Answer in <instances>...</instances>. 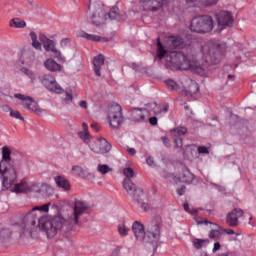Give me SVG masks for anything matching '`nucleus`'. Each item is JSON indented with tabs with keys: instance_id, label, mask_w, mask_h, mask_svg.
<instances>
[{
	"instance_id": "69168bd1",
	"label": "nucleus",
	"mask_w": 256,
	"mask_h": 256,
	"mask_svg": "<svg viewBox=\"0 0 256 256\" xmlns=\"http://www.w3.org/2000/svg\"><path fill=\"white\" fill-rule=\"evenodd\" d=\"M111 256H121V250L115 249V250L112 252Z\"/></svg>"
},
{
	"instance_id": "bb28decb",
	"label": "nucleus",
	"mask_w": 256,
	"mask_h": 256,
	"mask_svg": "<svg viewBox=\"0 0 256 256\" xmlns=\"http://www.w3.org/2000/svg\"><path fill=\"white\" fill-rule=\"evenodd\" d=\"M10 27H14L15 29H25V27H27V23L20 18H13L10 21Z\"/></svg>"
},
{
	"instance_id": "9d476101",
	"label": "nucleus",
	"mask_w": 256,
	"mask_h": 256,
	"mask_svg": "<svg viewBox=\"0 0 256 256\" xmlns=\"http://www.w3.org/2000/svg\"><path fill=\"white\" fill-rule=\"evenodd\" d=\"M39 81L43 85V87H45V89H47L51 93L61 94L64 91L61 85L57 83L55 76L51 74H43L39 76Z\"/></svg>"
},
{
	"instance_id": "f8f14e48",
	"label": "nucleus",
	"mask_w": 256,
	"mask_h": 256,
	"mask_svg": "<svg viewBox=\"0 0 256 256\" xmlns=\"http://www.w3.org/2000/svg\"><path fill=\"white\" fill-rule=\"evenodd\" d=\"M14 97L15 99H19L20 101H22V105L25 109L32 111L36 115H43V113H45V110L39 107V104L35 102V99H33V97L23 94H14Z\"/></svg>"
},
{
	"instance_id": "f704fd0d",
	"label": "nucleus",
	"mask_w": 256,
	"mask_h": 256,
	"mask_svg": "<svg viewBox=\"0 0 256 256\" xmlns=\"http://www.w3.org/2000/svg\"><path fill=\"white\" fill-rule=\"evenodd\" d=\"M84 38L87 39L88 41H96L98 43L101 41H105V38L95 34H85Z\"/></svg>"
},
{
	"instance_id": "e433bc0d",
	"label": "nucleus",
	"mask_w": 256,
	"mask_h": 256,
	"mask_svg": "<svg viewBox=\"0 0 256 256\" xmlns=\"http://www.w3.org/2000/svg\"><path fill=\"white\" fill-rule=\"evenodd\" d=\"M118 231L121 237H127V235H129V228L125 226V223L118 225Z\"/></svg>"
},
{
	"instance_id": "cd10ccee",
	"label": "nucleus",
	"mask_w": 256,
	"mask_h": 256,
	"mask_svg": "<svg viewBox=\"0 0 256 256\" xmlns=\"http://www.w3.org/2000/svg\"><path fill=\"white\" fill-rule=\"evenodd\" d=\"M185 1L186 3H194V1H197V3L204 5V7H213V5H217L219 0H185Z\"/></svg>"
},
{
	"instance_id": "ea45409f",
	"label": "nucleus",
	"mask_w": 256,
	"mask_h": 256,
	"mask_svg": "<svg viewBox=\"0 0 256 256\" xmlns=\"http://www.w3.org/2000/svg\"><path fill=\"white\" fill-rule=\"evenodd\" d=\"M9 237H11V230H9L8 228H3L2 230H0L1 239H9Z\"/></svg>"
},
{
	"instance_id": "49530a36",
	"label": "nucleus",
	"mask_w": 256,
	"mask_h": 256,
	"mask_svg": "<svg viewBox=\"0 0 256 256\" xmlns=\"http://www.w3.org/2000/svg\"><path fill=\"white\" fill-rule=\"evenodd\" d=\"M72 171L75 172L76 175L81 177V175L83 173V168H81L80 166H73Z\"/></svg>"
},
{
	"instance_id": "37998d69",
	"label": "nucleus",
	"mask_w": 256,
	"mask_h": 256,
	"mask_svg": "<svg viewBox=\"0 0 256 256\" xmlns=\"http://www.w3.org/2000/svg\"><path fill=\"white\" fill-rule=\"evenodd\" d=\"M82 179H95V175L87 170H82Z\"/></svg>"
},
{
	"instance_id": "0eeeda50",
	"label": "nucleus",
	"mask_w": 256,
	"mask_h": 256,
	"mask_svg": "<svg viewBox=\"0 0 256 256\" xmlns=\"http://www.w3.org/2000/svg\"><path fill=\"white\" fill-rule=\"evenodd\" d=\"M107 120L112 129H119L123 125L125 118L120 105L115 104L109 107Z\"/></svg>"
},
{
	"instance_id": "8fccbe9b",
	"label": "nucleus",
	"mask_w": 256,
	"mask_h": 256,
	"mask_svg": "<svg viewBox=\"0 0 256 256\" xmlns=\"http://www.w3.org/2000/svg\"><path fill=\"white\" fill-rule=\"evenodd\" d=\"M32 46L34 47V49H37V51H41L42 49L41 43L37 40L32 42Z\"/></svg>"
},
{
	"instance_id": "6e6552de",
	"label": "nucleus",
	"mask_w": 256,
	"mask_h": 256,
	"mask_svg": "<svg viewBox=\"0 0 256 256\" xmlns=\"http://www.w3.org/2000/svg\"><path fill=\"white\" fill-rule=\"evenodd\" d=\"M123 189L128 193V195L136 201V203H142L147 198V195L143 191V189L137 187L131 180L124 179L123 181Z\"/></svg>"
},
{
	"instance_id": "603ef678",
	"label": "nucleus",
	"mask_w": 256,
	"mask_h": 256,
	"mask_svg": "<svg viewBox=\"0 0 256 256\" xmlns=\"http://www.w3.org/2000/svg\"><path fill=\"white\" fill-rule=\"evenodd\" d=\"M185 191H186L185 186H182L177 190V194L179 195V197H183V195H185Z\"/></svg>"
},
{
	"instance_id": "dca6fc26",
	"label": "nucleus",
	"mask_w": 256,
	"mask_h": 256,
	"mask_svg": "<svg viewBox=\"0 0 256 256\" xmlns=\"http://www.w3.org/2000/svg\"><path fill=\"white\" fill-rule=\"evenodd\" d=\"M243 213V210L239 208H235L229 212L226 216L227 225H229V227H237V225H239V219H241Z\"/></svg>"
},
{
	"instance_id": "79ce46f5",
	"label": "nucleus",
	"mask_w": 256,
	"mask_h": 256,
	"mask_svg": "<svg viewBox=\"0 0 256 256\" xmlns=\"http://www.w3.org/2000/svg\"><path fill=\"white\" fill-rule=\"evenodd\" d=\"M10 111V115L14 118V119H20L21 121L24 120L23 116H21V113L17 110H13L11 108H9Z\"/></svg>"
},
{
	"instance_id": "2f4dec72",
	"label": "nucleus",
	"mask_w": 256,
	"mask_h": 256,
	"mask_svg": "<svg viewBox=\"0 0 256 256\" xmlns=\"http://www.w3.org/2000/svg\"><path fill=\"white\" fill-rule=\"evenodd\" d=\"M207 244H209L208 239H197V238H195L193 240V245H194L195 249H202Z\"/></svg>"
},
{
	"instance_id": "4c0bfd02",
	"label": "nucleus",
	"mask_w": 256,
	"mask_h": 256,
	"mask_svg": "<svg viewBox=\"0 0 256 256\" xmlns=\"http://www.w3.org/2000/svg\"><path fill=\"white\" fill-rule=\"evenodd\" d=\"M170 133H177V137H180L181 135H187V128L185 127H176L172 130H170Z\"/></svg>"
},
{
	"instance_id": "680f3d73",
	"label": "nucleus",
	"mask_w": 256,
	"mask_h": 256,
	"mask_svg": "<svg viewBox=\"0 0 256 256\" xmlns=\"http://www.w3.org/2000/svg\"><path fill=\"white\" fill-rule=\"evenodd\" d=\"M127 151H128V153H129V155H135L136 153H137V151L135 150V148H127Z\"/></svg>"
},
{
	"instance_id": "bf43d9fd",
	"label": "nucleus",
	"mask_w": 256,
	"mask_h": 256,
	"mask_svg": "<svg viewBox=\"0 0 256 256\" xmlns=\"http://www.w3.org/2000/svg\"><path fill=\"white\" fill-rule=\"evenodd\" d=\"M223 231L227 235H235V230H233V229H224Z\"/></svg>"
},
{
	"instance_id": "a18cd8bd",
	"label": "nucleus",
	"mask_w": 256,
	"mask_h": 256,
	"mask_svg": "<svg viewBox=\"0 0 256 256\" xmlns=\"http://www.w3.org/2000/svg\"><path fill=\"white\" fill-rule=\"evenodd\" d=\"M52 53V57H54V59H61V52H59V50H57L56 47H54L53 50H50Z\"/></svg>"
},
{
	"instance_id": "7ed1b4c3",
	"label": "nucleus",
	"mask_w": 256,
	"mask_h": 256,
	"mask_svg": "<svg viewBox=\"0 0 256 256\" xmlns=\"http://www.w3.org/2000/svg\"><path fill=\"white\" fill-rule=\"evenodd\" d=\"M132 231L137 239L142 243H157L161 239V224L158 222H150L147 225V230L145 232V226L139 222L135 221L132 225Z\"/></svg>"
},
{
	"instance_id": "ddd939ff",
	"label": "nucleus",
	"mask_w": 256,
	"mask_h": 256,
	"mask_svg": "<svg viewBox=\"0 0 256 256\" xmlns=\"http://www.w3.org/2000/svg\"><path fill=\"white\" fill-rule=\"evenodd\" d=\"M90 149L93 153H109V151H111V143L105 138H98L94 144L90 146Z\"/></svg>"
},
{
	"instance_id": "052dcab7",
	"label": "nucleus",
	"mask_w": 256,
	"mask_h": 256,
	"mask_svg": "<svg viewBox=\"0 0 256 256\" xmlns=\"http://www.w3.org/2000/svg\"><path fill=\"white\" fill-rule=\"evenodd\" d=\"M79 105L82 109H87V101L82 100L79 102Z\"/></svg>"
},
{
	"instance_id": "39448f33",
	"label": "nucleus",
	"mask_w": 256,
	"mask_h": 256,
	"mask_svg": "<svg viewBox=\"0 0 256 256\" xmlns=\"http://www.w3.org/2000/svg\"><path fill=\"white\" fill-rule=\"evenodd\" d=\"M10 173L11 179H17V169L13 165L11 159V149L7 146L2 147V159L0 161V175H7Z\"/></svg>"
},
{
	"instance_id": "c756f323",
	"label": "nucleus",
	"mask_w": 256,
	"mask_h": 256,
	"mask_svg": "<svg viewBox=\"0 0 256 256\" xmlns=\"http://www.w3.org/2000/svg\"><path fill=\"white\" fill-rule=\"evenodd\" d=\"M22 73L28 76V78L30 79V83L34 84L35 81H37V74H35L33 70L29 68H22Z\"/></svg>"
},
{
	"instance_id": "4d7b16f0",
	"label": "nucleus",
	"mask_w": 256,
	"mask_h": 256,
	"mask_svg": "<svg viewBox=\"0 0 256 256\" xmlns=\"http://www.w3.org/2000/svg\"><path fill=\"white\" fill-rule=\"evenodd\" d=\"M30 38H31L32 43L37 41V33L30 32Z\"/></svg>"
},
{
	"instance_id": "c03bdc74",
	"label": "nucleus",
	"mask_w": 256,
	"mask_h": 256,
	"mask_svg": "<svg viewBox=\"0 0 256 256\" xmlns=\"http://www.w3.org/2000/svg\"><path fill=\"white\" fill-rule=\"evenodd\" d=\"M174 143L176 149H181V147H183V138H180L179 136H174Z\"/></svg>"
},
{
	"instance_id": "f03ea898",
	"label": "nucleus",
	"mask_w": 256,
	"mask_h": 256,
	"mask_svg": "<svg viewBox=\"0 0 256 256\" xmlns=\"http://www.w3.org/2000/svg\"><path fill=\"white\" fill-rule=\"evenodd\" d=\"M166 66L176 71H192L197 75H205V68L195 60L189 59L183 52H171L166 59Z\"/></svg>"
},
{
	"instance_id": "6e6d98bb",
	"label": "nucleus",
	"mask_w": 256,
	"mask_h": 256,
	"mask_svg": "<svg viewBox=\"0 0 256 256\" xmlns=\"http://www.w3.org/2000/svg\"><path fill=\"white\" fill-rule=\"evenodd\" d=\"M221 249V244L219 242L214 243L213 253H217Z\"/></svg>"
},
{
	"instance_id": "a19ab883",
	"label": "nucleus",
	"mask_w": 256,
	"mask_h": 256,
	"mask_svg": "<svg viewBox=\"0 0 256 256\" xmlns=\"http://www.w3.org/2000/svg\"><path fill=\"white\" fill-rule=\"evenodd\" d=\"M219 237H221V230H211L209 233V238L210 239H219Z\"/></svg>"
},
{
	"instance_id": "4be33fe9",
	"label": "nucleus",
	"mask_w": 256,
	"mask_h": 256,
	"mask_svg": "<svg viewBox=\"0 0 256 256\" xmlns=\"http://www.w3.org/2000/svg\"><path fill=\"white\" fill-rule=\"evenodd\" d=\"M82 132H79L78 135L80 137V139H82L84 141V143H86V145H89V143H91V134H89V127L87 126V123H83L82 124Z\"/></svg>"
},
{
	"instance_id": "6ab92c4d",
	"label": "nucleus",
	"mask_w": 256,
	"mask_h": 256,
	"mask_svg": "<svg viewBox=\"0 0 256 256\" xmlns=\"http://www.w3.org/2000/svg\"><path fill=\"white\" fill-rule=\"evenodd\" d=\"M44 67L47 69V71H50L51 73H57V71H61L62 66L61 64L57 63L53 60V58H48L44 62Z\"/></svg>"
},
{
	"instance_id": "7c9ffc66",
	"label": "nucleus",
	"mask_w": 256,
	"mask_h": 256,
	"mask_svg": "<svg viewBox=\"0 0 256 256\" xmlns=\"http://www.w3.org/2000/svg\"><path fill=\"white\" fill-rule=\"evenodd\" d=\"M157 57L160 59H163V57H165V55H167V50H165V48L163 47V44H161V41L159 40V38H157Z\"/></svg>"
},
{
	"instance_id": "423d86ee",
	"label": "nucleus",
	"mask_w": 256,
	"mask_h": 256,
	"mask_svg": "<svg viewBox=\"0 0 256 256\" xmlns=\"http://www.w3.org/2000/svg\"><path fill=\"white\" fill-rule=\"evenodd\" d=\"M213 18L210 16H199L191 21L190 29L193 33H211L213 31Z\"/></svg>"
},
{
	"instance_id": "f3484780",
	"label": "nucleus",
	"mask_w": 256,
	"mask_h": 256,
	"mask_svg": "<svg viewBox=\"0 0 256 256\" xmlns=\"http://www.w3.org/2000/svg\"><path fill=\"white\" fill-rule=\"evenodd\" d=\"M142 7L144 11H159L161 9V3L157 0H142Z\"/></svg>"
},
{
	"instance_id": "0e129e2a",
	"label": "nucleus",
	"mask_w": 256,
	"mask_h": 256,
	"mask_svg": "<svg viewBox=\"0 0 256 256\" xmlns=\"http://www.w3.org/2000/svg\"><path fill=\"white\" fill-rule=\"evenodd\" d=\"M91 128L94 129L96 133H99V126L97 125V123H92Z\"/></svg>"
},
{
	"instance_id": "58836bf2",
	"label": "nucleus",
	"mask_w": 256,
	"mask_h": 256,
	"mask_svg": "<svg viewBox=\"0 0 256 256\" xmlns=\"http://www.w3.org/2000/svg\"><path fill=\"white\" fill-rule=\"evenodd\" d=\"M50 205H51V203H47L42 206H37L32 211H34V213H36V211H41L42 213H48Z\"/></svg>"
},
{
	"instance_id": "5fc2aeb1",
	"label": "nucleus",
	"mask_w": 256,
	"mask_h": 256,
	"mask_svg": "<svg viewBox=\"0 0 256 256\" xmlns=\"http://www.w3.org/2000/svg\"><path fill=\"white\" fill-rule=\"evenodd\" d=\"M64 100L65 101H73V94L66 92Z\"/></svg>"
},
{
	"instance_id": "774afa93",
	"label": "nucleus",
	"mask_w": 256,
	"mask_h": 256,
	"mask_svg": "<svg viewBox=\"0 0 256 256\" xmlns=\"http://www.w3.org/2000/svg\"><path fill=\"white\" fill-rule=\"evenodd\" d=\"M184 210L187 211V213H189V204L188 203L184 204Z\"/></svg>"
},
{
	"instance_id": "9b49d317",
	"label": "nucleus",
	"mask_w": 256,
	"mask_h": 256,
	"mask_svg": "<svg viewBox=\"0 0 256 256\" xmlns=\"http://www.w3.org/2000/svg\"><path fill=\"white\" fill-rule=\"evenodd\" d=\"M88 11H90V21L92 25H95L96 27H101V25H105V22L107 21V12L103 10L100 6L95 5L93 7V10H91V4H88Z\"/></svg>"
},
{
	"instance_id": "5701e85b",
	"label": "nucleus",
	"mask_w": 256,
	"mask_h": 256,
	"mask_svg": "<svg viewBox=\"0 0 256 256\" xmlns=\"http://www.w3.org/2000/svg\"><path fill=\"white\" fill-rule=\"evenodd\" d=\"M169 43L172 49H181L183 47V38L181 36H171Z\"/></svg>"
},
{
	"instance_id": "a211bd4d",
	"label": "nucleus",
	"mask_w": 256,
	"mask_h": 256,
	"mask_svg": "<svg viewBox=\"0 0 256 256\" xmlns=\"http://www.w3.org/2000/svg\"><path fill=\"white\" fill-rule=\"evenodd\" d=\"M94 73L97 77H101V67L105 65V56L102 54L97 55L93 61Z\"/></svg>"
},
{
	"instance_id": "e2e57ef3",
	"label": "nucleus",
	"mask_w": 256,
	"mask_h": 256,
	"mask_svg": "<svg viewBox=\"0 0 256 256\" xmlns=\"http://www.w3.org/2000/svg\"><path fill=\"white\" fill-rule=\"evenodd\" d=\"M146 162L150 166L154 165V163H155V161L153 160V157H151V156L146 159Z\"/></svg>"
},
{
	"instance_id": "de8ad7c7",
	"label": "nucleus",
	"mask_w": 256,
	"mask_h": 256,
	"mask_svg": "<svg viewBox=\"0 0 256 256\" xmlns=\"http://www.w3.org/2000/svg\"><path fill=\"white\" fill-rule=\"evenodd\" d=\"M198 153L203 155H209V149L205 146L198 147Z\"/></svg>"
},
{
	"instance_id": "412c9836",
	"label": "nucleus",
	"mask_w": 256,
	"mask_h": 256,
	"mask_svg": "<svg viewBox=\"0 0 256 256\" xmlns=\"http://www.w3.org/2000/svg\"><path fill=\"white\" fill-rule=\"evenodd\" d=\"M39 41L42 42L45 51H52L55 48V42L53 40L47 38V36H45V34H41L39 36Z\"/></svg>"
},
{
	"instance_id": "09e8293b",
	"label": "nucleus",
	"mask_w": 256,
	"mask_h": 256,
	"mask_svg": "<svg viewBox=\"0 0 256 256\" xmlns=\"http://www.w3.org/2000/svg\"><path fill=\"white\" fill-rule=\"evenodd\" d=\"M43 191H53V188H51V186L49 185H42L41 189L39 191H37V193H43Z\"/></svg>"
},
{
	"instance_id": "aec40b11",
	"label": "nucleus",
	"mask_w": 256,
	"mask_h": 256,
	"mask_svg": "<svg viewBox=\"0 0 256 256\" xmlns=\"http://www.w3.org/2000/svg\"><path fill=\"white\" fill-rule=\"evenodd\" d=\"M54 181L57 187H59V189H63V191H69V189H71L69 180H67L64 176H56Z\"/></svg>"
},
{
	"instance_id": "f257e3e1",
	"label": "nucleus",
	"mask_w": 256,
	"mask_h": 256,
	"mask_svg": "<svg viewBox=\"0 0 256 256\" xmlns=\"http://www.w3.org/2000/svg\"><path fill=\"white\" fill-rule=\"evenodd\" d=\"M87 209H89V206H87L85 202L76 201L74 211L68 220L63 218L61 215L53 217L42 216L39 218L37 213H35V210H32L22 217L20 224L21 231L22 233H25V231L35 229L38 222L39 229L46 233L48 239H53L61 229H73V225H77L79 223V216L83 215Z\"/></svg>"
},
{
	"instance_id": "c85d7f7f",
	"label": "nucleus",
	"mask_w": 256,
	"mask_h": 256,
	"mask_svg": "<svg viewBox=\"0 0 256 256\" xmlns=\"http://www.w3.org/2000/svg\"><path fill=\"white\" fill-rule=\"evenodd\" d=\"M196 93H199V84H197V82H192L189 89L184 91V94L190 95V97L196 95Z\"/></svg>"
},
{
	"instance_id": "b1692460",
	"label": "nucleus",
	"mask_w": 256,
	"mask_h": 256,
	"mask_svg": "<svg viewBox=\"0 0 256 256\" xmlns=\"http://www.w3.org/2000/svg\"><path fill=\"white\" fill-rule=\"evenodd\" d=\"M110 19V21H119L121 19V14L119 13V7L114 6L110 9L108 13H106V19Z\"/></svg>"
},
{
	"instance_id": "20e7f679",
	"label": "nucleus",
	"mask_w": 256,
	"mask_h": 256,
	"mask_svg": "<svg viewBox=\"0 0 256 256\" xmlns=\"http://www.w3.org/2000/svg\"><path fill=\"white\" fill-rule=\"evenodd\" d=\"M227 49V44L221 41H210L202 46V55L206 63H213L215 59H219Z\"/></svg>"
},
{
	"instance_id": "338daca9",
	"label": "nucleus",
	"mask_w": 256,
	"mask_h": 256,
	"mask_svg": "<svg viewBox=\"0 0 256 256\" xmlns=\"http://www.w3.org/2000/svg\"><path fill=\"white\" fill-rule=\"evenodd\" d=\"M156 111H159L158 115H159L160 113H163V112H164V113H167V111H169V106L164 107L163 110H159V109L156 108Z\"/></svg>"
},
{
	"instance_id": "72a5a7b5",
	"label": "nucleus",
	"mask_w": 256,
	"mask_h": 256,
	"mask_svg": "<svg viewBox=\"0 0 256 256\" xmlns=\"http://www.w3.org/2000/svg\"><path fill=\"white\" fill-rule=\"evenodd\" d=\"M123 175L126 177L125 179H128V181H131V179L135 177V171L132 168L127 167L123 169Z\"/></svg>"
},
{
	"instance_id": "c9c22d12",
	"label": "nucleus",
	"mask_w": 256,
	"mask_h": 256,
	"mask_svg": "<svg viewBox=\"0 0 256 256\" xmlns=\"http://www.w3.org/2000/svg\"><path fill=\"white\" fill-rule=\"evenodd\" d=\"M165 85L168 87V89H170V91H177V89H179V85L177 84V82L172 79L166 80Z\"/></svg>"
},
{
	"instance_id": "864d4df0",
	"label": "nucleus",
	"mask_w": 256,
	"mask_h": 256,
	"mask_svg": "<svg viewBox=\"0 0 256 256\" xmlns=\"http://www.w3.org/2000/svg\"><path fill=\"white\" fill-rule=\"evenodd\" d=\"M140 205H141V209H143V211H149L150 207L147 203L145 202H140Z\"/></svg>"
},
{
	"instance_id": "393cba45",
	"label": "nucleus",
	"mask_w": 256,
	"mask_h": 256,
	"mask_svg": "<svg viewBox=\"0 0 256 256\" xmlns=\"http://www.w3.org/2000/svg\"><path fill=\"white\" fill-rule=\"evenodd\" d=\"M31 188H29V184L27 182H20L18 184H15L14 186V193H29Z\"/></svg>"
},
{
	"instance_id": "1a4fd4ad",
	"label": "nucleus",
	"mask_w": 256,
	"mask_h": 256,
	"mask_svg": "<svg viewBox=\"0 0 256 256\" xmlns=\"http://www.w3.org/2000/svg\"><path fill=\"white\" fill-rule=\"evenodd\" d=\"M158 106L156 102L146 104V108L139 109L135 108L133 112V120L136 122L139 121H147V115H159V111L157 110Z\"/></svg>"
},
{
	"instance_id": "2eb2a0df",
	"label": "nucleus",
	"mask_w": 256,
	"mask_h": 256,
	"mask_svg": "<svg viewBox=\"0 0 256 256\" xmlns=\"http://www.w3.org/2000/svg\"><path fill=\"white\" fill-rule=\"evenodd\" d=\"M175 179H177L179 183H186L187 185H191V183H193L195 180V175L191 173L187 166H182L180 173L175 176Z\"/></svg>"
},
{
	"instance_id": "473e14b6",
	"label": "nucleus",
	"mask_w": 256,
	"mask_h": 256,
	"mask_svg": "<svg viewBox=\"0 0 256 256\" xmlns=\"http://www.w3.org/2000/svg\"><path fill=\"white\" fill-rule=\"evenodd\" d=\"M97 171L99 173H101V175H107V173H111V171H113V169L111 167H109V165H107V164H99L97 166Z\"/></svg>"
},
{
	"instance_id": "3c124183",
	"label": "nucleus",
	"mask_w": 256,
	"mask_h": 256,
	"mask_svg": "<svg viewBox=\"0 0 256 256\" xmlns=\"http://www.w3.org/2000/svg\"><path fill=\"white\" fill-rule=\"evenodd\" d=\"M162 139V141H163V143H164V145H165V147H171V140H169L167 137H162L161 138Z\"/></svg>"
},
{
	"instance_id": "4468645a",
	"label": "nucleus",
	"mask_w": 256,
	"mask_h": 256,
	"mask_svg": "<svg viewBox=\"0 0 256 256\" xmlns=\"http://www.w3.org/2000/svg\"><path fill=\"white\" fill-rule=\"evenodd\" d=\"M216 21L219 27L225 29V27H231L233 25V16L231 12L220 11L216 14Z\"/></svg>"
},
{
	"instance_id": "a878e982",
	"label": "nucleus",
	"mask_w": 256,
	"mask_h": 256,
	"mask_svg": "<svg viewBox=\"0 0 256 256\" xmlns=\"http://www.w3.org/2000/svg\"><path fill=\"white\" fill-rule=\"evenodd\" d=\"M2 185L5 189H9L11 187V181H15L17 178H11V173L7 172L6 174H0Z\"/></svg>"
},
{
	"instance_id": "13d9d810",
	"label": "nucleus",
	"mask_w": 256,
	"mask_h": 256,
	"mask_svg": "<svg viewBox=\"0 0 256 256\" xmlns=\"http://www.w3.org/2000/svg\"><path fill=\"white\" fill-rule=\"evenodd\" d=\"M150 125H157V117H151L149 118Z\"/></svg>"
}]
</instances>
